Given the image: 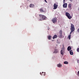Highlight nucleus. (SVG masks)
I'll list each match as a JSON object with an SVG mask.
<instances>
[{"instance_id": "26", "label": "nucleus", "mask_w": 79, "mask_h": 79, "mask_svg": "<svg viewBox=\"0 0 79 79\" xmlns=\"http://www.w3.org/2000/svg\"><path fill=\"white\" fill-rule=\"evenodd\" d=\"M40 74H41H41H42V73H40Z\"/></svg>"}, {"instance_id": "18", "label": "nucleus", "mask_w": 79, "mask_h": 79, "mask_svg": "<svg viewBox=\"0 0 79 79\" xmlns=\"http://www.w3.org/2000/svg\"><path fill=\"white\" fill-rule=\"evenodd\" d=\"M51 38H52V36L51 35H49L48 36V39H49V40H50V39H51Z\"/></svg>"}, {"instance_id": "16", "label": "nucleus", "mask_w": 79, "mask_h": 79, "mask_svg": "<svg viewBox=\"0 0 79 79\" xmlns=\"http://www.w3.org/2000/svg\"><path fill=\"white\" fill-rule=\"evenodd\" d=\"M57 67H58L59 68H60V67H61L62 66V65L61 64H57Z\"/></svg>"}, {"instance_id": "3", "label": "nucleus", "mask_w": 79, "mask_h": 79, "mask_svg": "<svg viewBox=\"0 0 79 79\" xmlns=\"http://www.w3.org/2000/svg\"><path fill=\"white\" fill-rule=\"evenodd\" d=\"M66 16L68 19H71V16L70 15V14L68 12L66 13Z\"/></svg>"}, {"instance_id": "24", "label": "nucleus", "mask_w": 79, "mask_h": 79, "mask_svg": "<svg viewBox=\"0 0 79 79\" xmlns=\"http://www.w3.org/2000/svg\"><path fill=\"white\" fill-rule=\"evenodd\" d=\"M45 0V2H46V3H47V1L46 0Z\"/></svg>"}, {"instance_id": "14", "label": "nucleus", "mask_w": 79, "mask_h": 79, "mask_svg": "<svg viewBox=\"0 0 79 79\" xmlns=\"http://www.w3.org/2000/svg\"><path fill=\"white\" fill-rule=\"evenodd\" d=\"M70 54L71 55H73V50H71L69 51Z\"/></svg>"}, {"instance_id": "28", "label": "nucleus", "mask_w": 79, "mask_h": 79, "mask_svg": "<svg viewBox=\"0 0 79 79\" xmlns=\"http://www.w3.org/2000/svg\"><path fill=\"white\" fill-rule=\"evenodd\" d=\"M42 73H44V72H42Z\"/></svg>"}, {"instance_id": "7", "label": "nucleus", "mask_w": 79, "mask_h": 79, "mask_svg": "<svg viewBox=\"0 0 79 79\" xmlns=\"http://www.w3.org/2000/svg\"><path fill=\"white\" fill-rule=\"evenodd\" d=\"M60 35H59V38H61L62 37V30H60Z\"/></svg>"}, {"instance_id": "9", "label": "nucleus", "mask_w": 79, "mask_h": 79, "mask_svg": "<svg viewBox=\"0 0 79 79\" xmlns=\"http://www.w3.org/2000/svg\"><path fill=\"white\" fill-rule=\"evenodd\" d=\"M29 7L30 8H34V5L32 4H31L29 5Z\"/></svg>"}, {"instance_id": "2", "label": "nucleus", "mask_w": 79, "mask_h": 79, "mask_svg": "<svg viewBox=\"0 0 79 79\" xmlns=\"http://www.w3.org/2000/svg\"><path fill=\"white\" fill-rule=\"evenodd\" d=\"M71 28H70V30L71 31L70 35H71L72 34L73 32H74L75 30V28L74 27V26L73 25V24L71 23Z\"/></svg>"}, {"instance_id": "21", "label": "nucleus", "mask_w": 79, "mask_h": 79, "mask_svg": "<svg viewBox=\"0 0 79 79\" xmlns=\"http://www.w3.org/2000/svg\"><path fill=\"white\" fill-rule=\"evenodd\" d=\"M78 76H79V71L78 72Z\"/></svg>"}, {"instance_id": "5", "label": "nucleus", "mask_w": 79, "mask_h": 79, "mask_svg": "<svg viewBox=\"0 0 79 79\" xmlns=\"http://www.w3.org/2000/svg\"><path fill=\"white\" fill-rule=\"evenodd\" d=\"M52 21L53 23L55 24V23H56V21H57V18H54L53 19Z\"/></svg>"}, {"instance_id": "11", "label": "nucleus", "mask_w": 79, "mask_h": 79, "mask_svg": "<svg viewBox=\"0 0 79 79\" xmlns=\"http://www.w3.org/2000/svg\"><path fill=\"white\" fill-rule=\"evenodd\" d=\"M40 12L44 13L45 12V10H44L43 9H42V8H41V9H40Z\"/></svg>"}, {"instance_id": "25", "label": "nucleus", "mask_w": 79, "mask_h": 79, "mask_svg": "<svg viewBox=\"0 0 79 79\" xmlns=\"http://www.w3.org/2000/svg\"><path fill=\"white\" fill-rule=\"evenodd\" d=\"M78 32H79V28H78Z\"/></svg>"}, {"instance_id": "22", "label": "nucleus", "mask_w": 79, "mask_h": 79, "mask_svg": "<svg viewBox=\"0 0 79 79\" xmlns=\"http://www.w3.org/2000/svg\"><path fill=\"white\" fill-rule=\"evenodd\" d=\"M63 3H65V0H63Z\"/></svg>"}, {"instance_id": "13", "label": "nucleus", "mask_w": 79, "mask_h": 79, "mask_svg": "<svg viewBox=\"0 0 79 79\" xmlns=\"http://www.w3.org/2000/svg\"><path fill=\"white\" fill-rule=\"evenodd\" d=\"M68 51H70L71 50V47L70 46H69L67 48Z\"/></svg>"}, {"instance_id": "30", "label": "nucleus", "mask_w": 79, "mask_h": 79, "mask_svg": "<svg viewBox=\"0 0 79 79\" xmlns=\"http://www.w3.org/2000/svg\"><path fill=\"white\" fill-rule=\"evenodd\" d=\"M48 30H49V29H48Z\"/></svg>"}, {"instance_id": "6", "label": "nucleus", "mask_w": 79, "mask_h": 79, "mask_svg": "<svg viewBox=\"0 0 79 79\" xmlns=\"http://www.w3.org/2000/svg\"><path fill=\"white\" fill-rule=\"evenodd\" d=\"M58 4L56 3H54V4L53 5V7H54L53 9L54 10H56V8H58Z\"/></svg>"}, {"instance_id": "20", "label": "nucleus", "mask_w": 79, "mask_h": 79, "mask_svg": "<svg viewBox=\"0 0 79 79\" xmlns=\"http://www.w3.org/2000/svg\"><path fill=\"white\" fill-rule=\"evenodd\" d=\"M77 52H79V48H77Z\"/></svg>"}, {"instance_id": "12", "label": "nucleus", "mask_w": 79, "mask_h": 79, "mask_svg": "<svg viewBox=\"0 0 79 79\" xmlns=\"http://www.w3.org/2000/svg\"><path fill=\"white\" fill-rule=\"evenodd\" d=\"M58 53V50L57 49H55L53 53Z\"/></svg>"}, {"instance_id": "8", "label": "nucleus", "mask_w": 79, "mask_h": 79, "mask_svg": "<svg viewBox=\"0 0 79 79\" xmlns=\"http://www.w3.org/2000/svg\"><path fill=\"white\" fill-rule=\"evenodd\" d=\"M67 3H64L63 5V8H67Z\"/></svg>"}, {"instance_id": "1", "label": "nucleus", "mask_w": 79, "mask_h": 79, "mask_svg": "<svg viewBox=\"0 0 79 79\" xmlns=\"http://www.w3.org/2000/svg\"><path fill=\"white\" fill-rule=\"evenodd\" d=\"M40 17L39 18V19L40 21H42V20H47V18L46 17V16L42 14L39 15Z\"/></svg>"}, {"instance_id": "19", "label": "nucleus", "mask_w": 79, "mask_h": 79, "mask_svg": "<svg viewBox=\"0 0 79 79\" xmlns=\"http://www.w3.org/2000/svg\"><path fill=\"white\" fill-rule=\"evenodd\" d=\"M71 35H69L68 38L69 40H70L71 39Z\"/></svg>"}, {"instance_id": "15", "label": "nucleus", "mask_w": 79, "mask_h": 79, "mask_svg": "<svg viewBox=\"0 0 79 79\" xmlns=\"http://www.w3.org/2000/svg\"><path fill=\"white\" fill-rule=\"evenodd\" d=\"M58 37V35H54L53 36V39H56Z\"/></svg>"}, {"instance_id": "4", "label": "nucleus", "mask_w": 79, "mask_h": 79, "mask_svg": "<svg viewBox=\"0 0 79 79\" xmlns=\"http://www.w3.org/2000/svg\"><path fill=\"white\" fill-rule=\"evenodd\" d=\"M62 50L60 51V54L62 56H63L64 55V49L65 48H64L63 47V48H62Z\"/></svg>"}, {"instance_id": "17", "label": "nucleus", "mask_w": 79, "mask_h": 79, "mask_svg": "<svg viewBox=\"0 0 79 79\" xmlns=\"http://www.w3.org/2000/svg\"><path fill=\"white\" fill-rule=\"evenodd\" d=\"M64 63L65 64H68V62L67 61H65L64 62Z\"/></svg>"}, {"instance_id": "29", "label": "nucleus", "mask_w": 79, "mask_h": 79, "mask_svg": "<svg viewBox=\"0 0 79 79\" xmlns=\"http://www.w3.org/2000/svg\"><path fill=\"white\" fill-rule=\"evenodd\" d=\"M29 0H28V1H29Z\"/></svg>"}, {"instance_id": "23", "label": "nucleus", "mask_w": 79, "mask_h": 79, "mask_svg": "<svg viewBox=\"0 0 79 79\" xmlns=\"http://www.w3.org/2000/svg\"><path fill=\"white\" fill-rule=\"evenodd\" d=\"M69 1H70V2H73V0H69Z\"/></svg>"}, {"instance_id": "10", "label": "nucleus", "mask_w": 79, "mask_h": 79, "mask_svg": "<svg viewBox=\"0 0 79 79\" xmlns=\"http://www.w3.org/2000/svg\"><path fill=\"white\" fill-rule=\"evenodd\" d=\"M68 6H69V8H70V10H71V9H72V8H71L72 7L71 6H72V5H71V4L70 3V4H69Z\"/></svg>"}, {"instance_id": "27", "label": "nucleus", "mask_w": 79, "mask_h": 79, "mask_svg": "<svg viewBox=\"0 0 79 79\" xmlns=\"http://www.w3.org/2000/svg\"><path fill=\"white\" fill-rule=\"evenodd\" d=\"M44 76H45V74H44Z\"/></svg>"}]
</instances>
